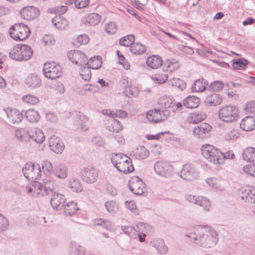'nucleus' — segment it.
I'll return each instance as SVG.
<instances>
[{
    "mask_svg": "<svg viewBox=\"0 0 255 255\" xmlns=\"http://www.w3.org/2000/svg\"><path fill=\"white\" fill-rule=\"evenodd\" d=\"M202 228L198 236L194 233H190L186 236L200 247L205 248L214 247L218 242V235L216 231L207 225L202 226Z\"/></svg>",
    "mask_w": 255,
    "mask_h": 255,
    "instance_id": "f257e3e1",
    "label": "nucleus"
},
{
    "mask_svg": "<svg viewBox=\"0 0 255 255\" xmlns=\"http://www.w3.org/2000/svg\"><path fill=\"white\" fill-rule=\"evenodd\" d=\"M111 160L114 166L121 172L127 174L134 170L131 159L124 153L112 154Z\"/></svg>",
    "mask_w": 255,
    "mask_h": 255,
    "instance_id": "f03ea898",
    "label": "nucleus"
},
{
    "mask_svg": "<svg viewBox=\"0 0 255 255\" xmlns=\"http://www.w3.org/2000/svg\"><path fill=\"white\" fill-rule=\"evenodd\" d=\"M33 54L31 48L25 44H17L14 46L9 52V56L16 61H26Z\"/></svg>",
    "mask_w": 255,
    "mask_h": 255,
    "instance_id": "7ed1b4c3",
    "label": "nucleus"
},
{
    "mask_svg": "<svg viewBox=\"0 0 255 255\" xmlns=\"http://www.w3.org/2000/svg\"><path fill=\"white\" fill-rule=\"evenodd\" d=\"M202 155L209 162L214 164H223L222 152L214 146L210 144L203 145L201 147Z\"/></svg>",
    "mask_w": 255,
    "mask_h": 255,
    "instance_id": "20e7f679",
    "label": "nucleus"
},
{
    "mask_svg": "<svg viewBox=\"0 0 255 255\" xmlns=\"http://www.w3.org/2000/svg\"><path fill=\"white\" fill-rule=\"evenodd\" d=\"M30 30L27 25L22 23H17L9 29L11 37L15 40L23 41L30 35Z\"/></svg>",
    "mask_w": 255,
    "mask_h": 255,
    "instance_id": "39448f33",
    "label": "nucleus"
},
{
    "mask_svg": "<svg viewBox=\"0 0 255 255\" xmlns=\"http://www.w3.org/2000/svg\"><path fill=\"white\" fill-rule=\"evenodd\" d=\"M239 116L238 109L235 106L226 105L222 107L218 112L219 118L226 123H232L235 121Z\"/></svg>",
    "mask_w": 255,
    "mask_h": 255,
    "instance_id": "423d86ee",
    "label": "nucleus"
},
{
    "mask_svg": "<svg viewBox=\"0 0 255 255\" xmlns=\"http://www.w3.org/2000/svg\"><path fill=\"white\" fill-rule=\"evenodd\" d=\"M56 185L53 182V188L51 190L48 188L46 189V195L51 196L50 205L54 210H59L64 206V204L66 201L65 197L57 192H56Z\"/></svg>",
    "mask_w": 255,
    "mask_h": 255,
    "instance_id": "0eeeda50",
    "label": "nucleus"
},
{
    "mask_svg": "<svg viewBox=\"0 0 255 255\" xmlns=\"http://www.w3.org/2000/svg\"><path fill=\"white\" fill-rule=\"evenodd\" d=\"M29 187H26L27 193L33 192L38 197L44 196L46 194V189L51 190L53 188V181L45 180L43 183L34 181Z\"/></svg>",
    "mask_w": 255,
    "mask_h": 255,
    "instance_id": "6e6552de",
    "label": "nucleus"
},
{
    "mask_svg": "<svg viewBox=\"0 0 255 255\" xmlns=\"http://www.w3.org/2000/svg\"><path fill=\"white\" fill-rule=\"evenodd\" d=\"M23 175L28 180L32 181L37 180L41 176V170L39 164L27 163L22 168Z\"/></svg>",
    "mask_w": 255,
    "mask_h": 255,
    "instance_id": "1a4fd4ad",
    "label": "nucleus"
},
{
    "mask_svg": "<svg viewBox=\"0 0 255 255\" xmlns=\"http://www.w3.org/2000/svg\"><path fill=\"white\" fill-rule=\"evenodd\" d=\"M179 176L187 181H193L199 177V172L192 164H185L179 172Z\"/></svg>",
    "mask_w": 255,
    "mask_h": 255,
    "instance_id": "9d476101",
    "label": "nucleus"
},
{
    "mask_svg": "<svg viewBox=\"0 0 255 255\" xmlns=\"http://www.w3.org/2000/svg\"><path fill=\"white\" fill-rule=\"evenodd\" d=\"M173 166L166 161H157L154 165V170L156 173L161 176L169 177L173 173Z\"/></svg>",
    "mask_w": 255,
    "mask_h": 255,
    "instance_id": "9b49d317",
    "label": "nucleus"
},
{
    "mask_svg": "<svg viewBox=\"0 0 255 255\" xmlns=\"http://www.w3.org/2000/svg\"><path fill=\"white\" fill-rule=\"evenodd\" d=\"M43 72L45 77L55 79L61 75V68L59 65H55L54 62L46 63L43 65Z\"/></svg>",
    "mask_w": 255,
    "mask_h": 255,
    "instance_id": "f8f14e48",
    "label": "nucleus"
},
{
    "mask_svg": "<svg viewBox=\"0 0 255 255\" xmlns=\"http://www.w3.org/2000/svg\"><path fill=\"white\" fill-rule=\"evenodd\" d=\"M130 190L137 195H142L145 190V185L137 176L132 177L129 182Z\"/></svg>",
    "mask_w": 255,
    "mask_h": 255,
    "instance_id": "ddd939ff",
    "label": "nucleus"
},
{
    "mask_svg": "<svg viewBox=\"0 0 255 255\" xmlns=\"http://www.w3.org/2000/svg\"><path fill=\"white\" fill-rule=\"evenodd\" d=\"M67 56L69 60L76 65L86 66L87 57L85 54L79 50H73L68 52Z\"/></svg>",
    "mask_w": 255,
    "mask_h": 255,
    "instance_id": "4468645a",
    "label": "nucleus"
},
{
    "mask_svg": "<svg viewBox=\"0 0 255 255\" xmlns=\"http://www.w3.org/2000/svg\"><path fill=\"white\" fill-rule=\"evenodd\" d=\"M186 199L190 203L203 207L205 211H209L210 210L211 207L210 202L205 197L187 195L186 196Z\"/></svg>",
    "mask_w": 255,
    "mask_h": 255,
    "instance_id": "2eb2a0df",
    "label": "nucleus"
},
{
    "mask_svg": "<svg viewBox=\"0 0 255 255\" xmlns=\"http://www.w3.org/2000/svg\"><path fill=\"white\" fill-rule=\"evenodd\" d=\"M98 175V171L95 168L88 167L83 170L81 178L84 182L92 184L97 180Z\"/></svg>",
    "mask_w": 255,
    "mask_h": 255,
    "instance_id": "dca6fc26",
    "label": "nucleus"
},
{
    "mask_svg": "<svg viewBox=\"0 0 255 255\" xmlns=\"http://www.w3.org/2000/svg\"><path fill=\"white\" fill-rule=\"evenodd\" d=\"M71 116L74 120L75 125L83 130H88V127L87 124L89 120L86 116L78 111H74L71 113Z\"/></svg>",
    "mask_w": 255,
    "mask_h": 255,
    "instance_id": "f3484780",
    "label": "nucleus"
},
{
    "mask_svg": "<svg viewBox=\"0 0 255 255\" xmlns=\"http://www.w3.org/2000/svg\"><path fill=\"white\" fill-rule=\"evenodd\" d=\"M3 111L7 115L8 121L12 124H18L23 118V114L16 109L8 108L4 109Z\"/></svg>",
    "mask_w": 255,
    "mask_h": 255,
    "instance_id": "a211bd4d",
    "label": "nucleus"
},
{
    "mask_svg": "<svg viewBox=\"0 0 255 255\" xmlns=\"http://www.w3.org/2000/svg\"><path fill=\"white\" fill-rule=\"evenodd\" d=\"M49 145L53 152L55 153H61L64 149V144L62 139L53 135L49 139Z\"/></svg>",
    "mask_w": 255,
    "mask_h": 255,
    "instance_id": "6ab92c4d",
    "label": "nucleus"
},
{
    "mask_svg": "<svg viewBox=\"0 0 255 255\" xmlns=\"http://www.w3.org/2000/svg\"><path fill=\"white\" fill-rule=\"evenodd\" d=\"M32 128H18L15 130V136L19 142H28L31 139Z\"/></svg>",
    "mask_w": 255,
    "mask_h": 255,
    "instance_id": "aec40b11",
    "label": "nucleus"
},
{
    "mask_svg": "<svg viewBox=\"0 0 255 255\" xmlns=\"http://www.w3.org/2000/svg\"><path fill=\"white\" fill-rule=\"evenodd\" d=\"M21 17L27 20L36 18L39 15V10L35 7L30 6L23 7L20 11Z\"/></svg>",
    "mask_w": 255,
    "mask_h": 255,
    "instance_id": "412c9836",
    "label": "nucleus"
},
{
    "mask_svg": "<svg viewBox=\"0 0 255 255\" xmlns=\"http://www.w3.org/2000/svg\"><path fill=\"white\" fill-rule=\"evenodd\" d=\"M212 127L207 123H202L199 126L195 128L193 132L195 136L203 139L208 136V134L211 131Z\"/></svg>",
    "mask_w": 255,
    "mask_h": 255,
    "instance_id": "4be33fe9",
    "label": "nucleus"
},
{
    "mask_svg": "<svg viewBox=\"0 0 255 255\" xmlns=\"http://www.w3.org/2000/svg\"><path fill=\"white\" fill-rule=\"evenodd\" d=\"M101 16L97 13H92L85 15L81 19L82 23L88 26H95L99 23Z\"/></svg>",
    "mask_w": 255,
    "mask_h": 255,
    "instance_id": "5701e85b",
    "label": "nucleus"
},
{
    "mask_svg": "<svg viewBox=\"0 0 255 255\" xmlns=\"http://www.w3.org/2000/svg\"><path fill=\"white\" fill-rule=\"evenodd\" d=\"M68 170L67 166L62 163L54 165L53 173L57 178L63 179L68 176Z\"/></svg>",
    "mask_w": 255,
    "mask_h": 255,
    "instance_id": "b1692460",
    "label": "nucleus"
},
{
    "mask_svg": "<svg viewBox=\"0 0 255 255\" xmlns=\"http://www.w3.org/2000/svg\"><path fill=\"white\" fill-rule=\"evenodd\" d=\"M240 128L245 131H251L255 128V118L247 116L240 123Z\"/></svg>",
    "mask_w": 255,
    "mask_h": 255,
    "instance_id": "393cba45",
    "label": "nucleus"
},
{
    "mask_svg": "<svg viewBox=\"0 0 255 255\" xmlns=\"http://www.w3.org/2000/svg\"><path fill=\"white\" fill-rule=\"evenodd\" d=\"M206 116L204 112H194L188 115L186 120L189 124H196L205 119Z\"/></svg>",
    "mask_w": 255,
    "mask_h": 255,
    "instance_id": "a878e982",
    "label": "nucleus"
},
{
    "mask_svg": "<svg viewBox=\"0 0 255 255\" xmlns=\"http://www.w3.org/2000/svg\"><path fill=\"white\" fill-rule=\"evenodd\" d=\"M25 82L27 86L31 89L37 88L41 84L40 78L34 74H30L26 78Z\"/></svg>",
    "mask_w": 255,
    "mask_h": 255,
    "instance_id": "bb28decb",
    "label": "nucleus"
},
{
    "mask_svg": "<svg viewBox=\"0 0 255 255\" xmlns=\"http://www.w3.org/2000/svg\"><path fill=\"white\" fill-rule=\"evenodd\" d=\"M206 182L210 187L217 191H223L225 190L223 181L217 178H208L206 180Z\"/></svg>",
    "mask_w": 255,
    "mask_h": 255,
    "instance_id": "cd10ccee",
    "label": "nucleus"
},
{
    "mask_svg": "<svg viewBox=\"0 0 255 255\" xmlns=\"http://www.w3.org/2000/svg\"><path fill=\"white\" fill-rule=\"evenodd\" d=\"M222 102V98L219 94H213L208 95L204 103L208 106H216L220 105Z\"/></svg>",
    "mask_w": 255,
    "mask_h": 255,
    "instance_id": "c85d7f7f",
    "label": "nucleus"
},
{
    "mask_svg": "<svg viewBox=\"0 0 255 255\" xmlns=\"http://www.w3.org/2000/svg\"><path fill=\"white\" fill-rule=\"evenodd\" d=\"M199 98L194 96H188L183 100V105L187 108H196L199 106Z\"/></svg>",
    "mask_w": 255,
    "mask_h": 255,
    "instance_id": "c756f323",
    "label": "nucleus"
},
{
    "mask_svg": "<svg viewBox=\"0 0 255 255\" xmlns=\"http://www.w3.org/2000/svg\"><path fill=\"white\" fill-rule=\"evenodd\" d=\"M162 59L158 55H152L148 57L146 59V64L148 67L152 69H157L162 65Z\"/></svg>",
    "mask_w": 255,
    "mask_h": 255,
    "instance_id": "7c9ffc66",
    "label": "nucleus"
},
{
    "mask_svg": "<svg viewBox=\"0 0 255 255\" xmlns=\"http://www.w3.org/2000/svg\"><path fill=\"white\" fill-rule=\"evenodd\" d=\"M153 246L156 248L157 252L160 254H164L167 253L168 248L166 246L163 240L156 239L151 242Z\"/></svg>",
    "mask_w": 255,
    "mask_h": 255,
    "instance_id": "2f4dec72",
    "label": "nucleus"
},
{
    "mask_svg": "<svg viewBox=\"0 0 255 255\" xmlns=\"http://www.w3.org/2000/svg\"><path fill=\"white\" fill-rule=\"evenodd\" d=\"M243 158L247 162L255 161V148L253 147H248L243 151Z\"/></svg>",
    "mask_w": 255,
    "mask_h": 255,
    "instance_id": "473e14b6",
    "label": "nucleus"
},
{
    "mask_svg": "<svg viewBox=\"0 0 255 255\" xmlns=\"http://www.w3.org/2000/svg\"><path fill=\"white\" fill-rule=\"evenodd\" d=\"M102 65V60L101 57L99 56H94L87 60L86 66L90 69H98Z\"/></svg>",
    "mask_w": 255,
    "mask_h": 255,
    "instance_id": "72a5a7b5",
    "label": "nucleus"
},
{
    "mask_svg": "<svg viewBox=\"0 0 255 255\" xmlns=\"http://www.w3.org/2000/svg\"><path fill=\"white\" fill-rule=\"evenodd\" d=\"M53 25L59 29H64L68 26L67 20L61 15L56 16L52 19Z\"/></svg>",
    "mask_w": 255,
    "mask_h": 255,
    "instance_id": "f704fd0d",
    "label": "nucleus"
},
{
    "mask_svg": "<svg viewBox=\"0 0 255 255\" xmlns=\"http://www.w3.org/2000/svg\"><path fill=\"white\" fill-rule=\"evenodd\" d=\"M208 85L206 80L203 79L196 80L192 86V91L194 92H201L204 91Z\"/></svg>",
    "mask_w": 255,
    "mask_h": 255,
    "instance_id": "c9c22d12",
    "label": "nucleus"
},
{
    "mask_svg": "<svg viewBox=\"0 0 255 255\" xmlns=\"http://www.w3.org/2000/svg\"><path fill=\"white\" fill-rule=\"evenodd\" d=\"M31 139L37 143H42L45 140V135L42 130L39 128H32Z\"/></svg>",
    "mask_w": 255,
    "mask_h": 255,
    "instance_id": "e433bc0d",
    "label": "nucleus"
},
{
    "mask_svg": "<svg viewBox=\"0 0 255 255\" xmlns=\"http://www.w3.org/2000/svg\"><path fill=\"white\" fill-rule=\"evenodd\" d=\"M70 248L69 252L74 255H94L91 252H85L82 247L78 246L76 244L71 243Z\"/></svg>",
    "mask_w": 255,
    "mask_h": 255,
    "instance_id": "4c0bfd02",
    "label": "nucleus"
},
{
    "mask_svg": "<svg viewBox=\"0 0 255 255\" xmlns=\"http://www.w3.org/2000/svg\"><path fill=\"white\" fill-rule=\"evenodd\" d=\"M146 117L150 122L158 123L162 121L159 110H150L147 113Z\"/></svg>",
    "mask_w": 255,
    "mask_h": 255,
    "instance_id": "58836bf2",
    "label": "nucleus"
},
{
    "mask_svg": "<svg viewBox=\"0 0 255 255\" xmlns=\"http://www.w3.org/2000/svg\"><path fill=\"white\" fill-rule=\"evenodd\" d=\"M25 118L30 123H36L40 119V116L38 113L33 110L29 109L25 113Z\"/></svg>",
    "mask_w": 255,
    "mask_h": 255,
    "instance_id": "ea45409f",
    "label": "nucleus"
},
{
    "mask_svg": "<svg viewBox=\"0 0 255 255\" xmlns=\"http://www.w3.org/2000/svg\"><path fill=\"white\" fill-rule=\"evenodd\" d=\"M107 129L112 132H119L123 129V126L120 122L117 120H111Z\"/></svg>",
    "mask_w": 255,
    "mask_h": 255,
    "instance_id": "a19ab883",
    "label": "nucleus"
},
{
    "mask_svg": "<svg viewBox=\"0 0 255 255\" xmlns=\"http://www.w3.org/2000/svg\"><path fill=\"white\" fill-rule=\"evenodd\" d=\"M79 210L77 203L74 202H68L64 207V212L65 215L72 216L75 211Z\"/></svg>",
    "mask_w": 255,
    "mask_h": 255,
    "instance_id": "79ce46f5",
    "label": "nucleus"
},
{
    "mask_svg": "<svg viewBox=\"0 0 255 255\" xmlns=\"http://www.w3.org/2000/svg\"><path fill=\"white\" fill-rule=\"evenodd\" d=\"M130 52L134 55H140L146 51L144 45L140 43H133L130 48Z\"/></svg>",
    "mask_w": 255,
    "mask_h": 255,
    "instance_id": "37998d69",
    "label": "nucleus"
},
{
    "mask_svg": "<svg viewBox=\"0 0 255 255\" xmlns=\"http://www.w3.org/2000/svg\"><path fill=\"white\" fill-rule=\"evenodd\" d=\"M248 64V61L242 58L233 60L232 66L236 69H245Z\"/></svg>",
    "mask_w": 255,
    "mask_h": 255,
    "instance_id": "c03bdc74",
    "label": "nucleus"
},
{
    "mask_svg": "<svg viewBox=\"0 0 255 255\" xmlns=\"http://www.w3.org/2000/svg\"><path fill=\"white\" fill-rule=\"evenodd\" d=\"M149 154V151L144 146H140L133 152V155L136 159H145L148 156Z\"/></svg>",
    "mask_w": 255,
    "mask_h": 255,
    "instance_id": "a18cd8bd",
    "label": "nucleus"
},
{
    "mask_svg": "<svg viewBox=\"0 0 255 255\" xmlns=\"http://www.w3.org/2000/svg\"><path fill=\"white\" fill-rule=\"evenodd\" d=\"M68 186L73 192H80L83 189L81 183L76 179L73 178L71 180L68 184Z\"/></svg>",
    "mask_w": 255,
    "mask_h": 255,
    "instance_id": "49530a36",
    "label": "nucleus"
},
{
    "mask_svg": "<svg viewBox=\"0 0 255 255\" xmlns=\"http://www.w3.org/2000/svg\"><path fill=\"white\" fill-rule=\"evenodd\" d=\"M134 41V36L132 34L128 35L122 37L119 41L120 44L124 46H131Z\"/></svg>",
    "mask_w": 255,
    "mask_h": 255,
    "instance_id": "de8ad7c7",
    "label": "nucleus"
},
{
    "mask_svg": "<svg viewBox=\"0 0 255 255\" xmlns=\"http://www.w3.org/2000/svg\"><path fill=\"white\" fill-rule=\"evenodd\" d=\"M253 187H246L241 189L240 195L242 200L248 201L250 203V197H251Z\"/></svg>",
    "mask_w": 255,
    "mask_h": 255,
    "instance_id": "09e8293b",
    "label": "nucleus"
},
{
    "mask_svg": "<svg viewBox=\"0 0 255 255\" xmlns=\"http://www.w3.org/2000/svg\"><path fill=\"white\" fill-rule=\"evenodd\" d=\"M223 82L216 81L213 82L210 85L208 89L210 91L217 92L221 91L223 88Z\"/></svg>",
    "mask_w": 255,
    "mask_h": 255,
    "instance_id": "8fccbe9b",
    "label": "nucleus"
},
{
    "mask_svg": "<svg viewBox=\"0 0 255 255\" xmlns=\"http://www.w3.org/2000/svg\"><path fill=\"white\" fill-rule=\"evenodd\" d=\"M22 99L24 102L32 105H37L39 102L37 97L31 95L23 96Z\"/></svg>",
    "mask_w": 255,
    "mask_h": 255,
    "instance_id": "3c124183",
    "label": "nucleus"
},
{
    "mask_svg": "<svg viewBox=\"0 0 255 255\" xmlns=\"http://www.w3.org/2000/svg\"><path fill=\"white\" fill-rule=\"evenodd\" d=\"M171 83L172 86H175L181 91H183L186 86V83L179 78H173L171 80Z\"/></svg>",
    "mask_w": 255,
    "mask_h": 255,
    "instance_id": "603ef678",
    "label": "nucleus"
},
{
    "mask_svg": "<svg viewBox=\"0 0 255 255\" xmlns=\"http://www.w3.org/2000/svg\"><path fill=\"white\" fill-rule=\"evenodd\" d=\"M178 67V64L177 63L172 62L170 61H166L163 63V69L166 71L173 72L176 70Z\"/></svg>",
    "mask_w": 255,
    "mask_h": 255,
    "instance_id": "864d4df0",
    "label": "nucleus"
},
{
    "mask_svg": "<svg viewBox=\"0 0 255 255\" xmlns=\"http://www.w3.org/2000/svg\"><path fill=\"white\" fill-rule=\"evenodd\" d=\"M83 69H81L80 76L85 81H89L91 78L90 68L86 66H83Z\"/></svg>",
    "mask_w": 255,
    "mask_h": 255,
    "instance_id": "5fc2aeb1",
    "label": "nucleus"
},
{
    "mask_svg": "<svg viewBox=\"0 0 255 255\" xmlns=\"http://www.w3.org/2000/svg\"><path fill=\"white\" fill-rule=\"evenodd\" d=\"M94 223L95 225L101 226L107 230L112 228V224L108 220L97 219L94 220Z\"/></svg>",
    "mask_w": 255,
    "mask_h": 255,
    "instance_id": "6e6d98bb",
    "label": "nucleus"
},
{
    "mask_svg": "<svg viewBox=\"0 0 255 255\" xmlns=\"http://www.w3.org/2000/svg\"><path fill=\"white\" fill-rule=\"evenodd\" d=\"M159 103L163 108H173L174 104L172 100L167 98H162L159 100Z\"/></svg>",
    "mask_w": 255,
    "mask_h": 255,
    "instance_id": "4d7b16f0",
    "label": "nucleus"
},
{
    "mask_svg": "<svg viewBox=\"0 0 255 255\" xmlns=\"http://www.w3.org/2000/svg\"><path fill=\"white\" fill-rule=\"evenodd\" d=\"M167 75L165 73L156 74L152 77L153 80L158 84L165 83L167 80Z\"/></svg>",
    "mask_w": 255,
    "mask_h": 255,
    "instance_id": "13d9d810",
    "label": "nucleus"
},
{
    "mask_svg": "<svg viewBox=\"0 0 255 255\" xmlns=\"http://www.w3.org/2000/svg\"><path fill=\"white\" fill-rule=\"evenodd\" d=\"M105 207L107 210L111 213L116 212L118 210V205L113 201H108L105 203Z\"/></svg>",
    "mask_w": 255,
    "mask_h": 255,
    "instance_id": "bf43d9fd",
    "label": "nucleus"
},
{
    "mask_svg": "<svg viewBox=\"0 0 255 255\" xmlns=\"http://www.w3.org/2000/svg\"><path fill=\"white\" fill-rule=\"evenodd\" d=\"M117 29V25L115 22H109L105 25L106 32L108 34H115Z\"/></svg>",
    "mask_w": 255,
    "mask_h": 255,
    "instance_id": "052dcab7",
    "label": "nucleus"
},
{
    "mask_svg": "<svg viewBox=\"0 0 255 255\" xmlns=\"http://www.w3.org/2000/svg\"><path fill=\"white\" fill-rule=\"evenodd\" d=\"M244 109L247 113H252L255 115V102H248L244 106Z\"/></svg>",
    "mask_w": 255,
    "mask_h": 255,
    "instance_id": "680f3d73",
    "label": "nucleus"
},
{
    "mask_svg": "<svg viewBox=\"0 0 255 255\" xmlns=\"http://www.w3.org/2000/svg\"><path fill=\"white\" fill-rule=\"evenodd\" d=\"M42 167L43 169L47 171L49 173H53L54 167L49 160H44L42 163Z\"/></svg>",
    "mask_w": 255,
    "mask_h": 255,
    "instance_id": "e2e57ef3",
    "label": "nucleus"
},
{
    "mask_svg": "<svg viewBox=\"0 0 255 255\" xmlns=\"http://www.w3.org/2000/svg\"><path fill=\"white\" fill-rule=\"evenodd\" d=\"M89 41V38L87 35L81 34L77 38L76 42H77L79 45H85L88 43Z\"/></svg>",
    "mask_w": 255,
    "mask_h": 255,
    "instance_id": "0e129e2a",
    "label": "nucleus"
},
{
    "mask_svg": "<svg viewBox=\"0 0 255 255\" xmlns=\"http://www.w3.org/2000/svg\"><path fill=\"white\" fill-rule=\"evenodd\" d=\"M243 171L254 177H255V164L248 165L243 167Z\"/></svg>",
    "mask_w": 255,
    "mask_h": 255,
    "instance_id": "69168bd1",
    "label": "nucleus"
},
{
    "mask_svg": "<svg viewBox=\"0 0 255 255\" xmlns=\"http://www.w3.org/2000/svg\"><path fill=\"white\" fill-rule=\"evenodd\" d=\"M8 226V220L3 215L0 214V231H4Z\"/></svg>",
    "mask_w": 255,
    "mask_h": 255,
    "instance_id": "338daca9",
    "label": "nucleus"
},
{
    "mask_svg": "<svg viewBox=\"0 0 255 255\" xmlns=\"http://www.w3.org/2000/svg\"><path fill=\"white\" fill-rule=\"evenodd\" d=\"M83 90L85 92H89L91 93H95L98 91L97 87L94 85L86 84L84 85Z\"/></svg>",
    "mask_w": 255,
    "mask_h": 255,
    "instance_id": "774afa93",
    "label": "nucleus"
}]
</instances>
